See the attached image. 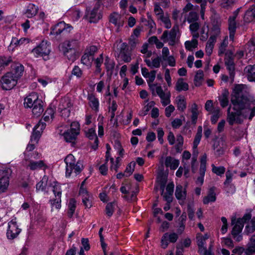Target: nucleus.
Segmentation results:
<instances>
[{
    "label": "nucleus",
    "instance_id": "1",
    "mask_svg": "<svg viewBox=\"0 0 255 255\" xmlns=\"http://www.w3.org/2000/svg\"><path fill=\"white\" fill-rule=\"evenodd\" d=\"M231 102L235 112H231V106L228 108L227 121L230 126L241 124L243 118L252 119L255 113V102L249 94L243 89L242 85H237L231 94Z\"/></svg>",
    "mask_w": 255,
    "mask_h": 255
},
{
    "label": "nucleus",
    "instance_id": "2",
    "mask_svg": "<svg viewBox=\"0 0 255 255\" xmlns=\"http://www.w3.org/2000/svg\"><path fill=\"white\" fill-rule=\"evenodd\" d=\"M48 177L44 176L42 180L36 185L37 190L47 191L46 187L47 186L52 187V191L55 195V198L50 200L52 208L55 207L56 209H60L61 207V189L60 185L56 182L53 183L48 184Z\"/></svg>",
    "mask_w": 255,
    "mask_h": 255
},
{
    "label": "nucleus",
    "instance_id": "3",
    "mask_svg": "<svg viewBox=\"0 0 255 255\" xmlns=\"http://www.w3.org/2000/svg\"><path fill=\"white\" fill-rule=\"evenodd\" d=\"M251 217L252 214L247 213L244 214L242 218L237 219L236 221L235 218L232 219L231 224L234 226L231 231V235L235 241L240 242L243 240L242 232L244 224L250 221Z\"/></svg>",
    "mask_w": 255,
    "mask_h": 255
},
{
    "label": "nucleus",
    "instance_id": "4",
    "mask_svg": "<svg viewBox=\"0 0 255 255\" xmlns=\"http://www.w3.org/2000/svg\"><path fill=\"white\" fill-rule=\"evenodd\" d=\"M79 46V40L72 38L61 43L59 49L69 60L74 61L77 58Z\"/></svg>",
    "mask_w": 255,
    "mask_h": 255
},
{
    "label": "nucleus",
    "instance_id": "5",
    "mask_svg": "<svg viewBox=\"0 0 255 255\" xmlns=\"http://www.w3.org/2000/svg\"><path fill=\"white\" fill-rule=\"evenodd\" d=\"M64 162L66 164V176L69 177L72 172L76 175L79 174L83 169V166L81 161H76L75 157L69 154L65 157Z\"/></svg>",
    "mask_w": 255,
    "mask_h": 255
},
{
    "label": "nucleus",
    "instance_id": "6",
    "mask_svg": "<svg viewBox=\"0 0 255 255\" xmlns=\"http://www.w3.org/2000/svg\"><path fill=\"white\" fill-rule=\"evenodd\" d=\"M80 126L78 123L74 122L71 124L70 128L63 133V136L66 142L71 143L72 146H74L77 135L79 134Z\"/></svg>",
    "mask_w": 255,
    "mask_h": 255
},
{
    "label": "nucleus",
    "instance_id": "7",
    "mask_svg": "<svg viewBox=\"0 0 255 255\" xmlns=\"http://www.w3.org/2000/svg\"><path fill=\"white\" fill-rule=\"evenodd\" d=\"M225 64L229 72L230 83H233L235 76V64L234 54L231 51H228L225 54Z\"/></svg>",
    "mask_w": 255,
    "mask_h": 255
},
{
    "label": "nucleus",
    "instance_id": "8",
    "mask_svg": "<svg viewBox=\"0 0 255 255\" xmlns=\"http://www.w3.org/2000/svg\"><path fill=\"white\" fill-rule=\"evenodd\" d=\"M31 52L36 57L47 56L50 52V44L47 41L43 40Z\"/></svg>",
    "mask_w": 255,
    "mask_h": 255
},
{
    "label": "nucleus",
    "instance_id": "9",
    "mask_svg": "<svg viewBox=\"0 0 255 255\" xmlns=\"http://www.w3.org/2000/svg\"><path fill=\"white\" fill-rule=\"evenodd\" d=\"M119 52L118 57L126 63L129 62L131 60V51L129 50L128 46L125 42L122 43L120 40L119 47L117 48Z\"/></svg>",
    "mask_w": 255,
    "mask_h": 255
},
{
    "label": "nucleus",
    "instance_id": "10",
    "mask_svg": "<svg viewBox=\"0 0 255 255\" xmlns=\"http://www.w3.org/2000/svg\"><path fill=\"white\" fill-rule=\"evenodd\" d=\"M17 81L12 72H8L1 78L2 88L6 90H10L16 85Z\"/></svg>",
    "mask_w": 255,
    "mask_h": 255
},
{
    "label": "nucleus",
    "instance_id": "11",
    "mask_svg": "<svg viewBox=\"0 0 255 255\" xmlns=\"http://www.w3.org/2000/svg\"><path fill=\"white\" fill-rule=\"evenodd\" d=\"M20 232L21 229L18 228L15 219H13L8 223L6 232V236L8 239L13 240L16 238Z\"/></svg>",
    "mask_w": 255,
    "mask_h": 255
},
{
    "label": "nucleus",
    "instance_id": "12",
    "mask_svg": "<svg viewBox=\"0 0 255 255\" xmlns=\"http://www.w3.org/2000/svg\"><path fill=\"white\" fill-rule=\"evenodd\" d=\"M24 165L27 169L31 170L45 169L47 166L43 160H34L33 159H25Z\"/></svg>",
    "mask_w": 255,
    "mask_h": 255
},
{
    "label": "nucleus",
    "instance_id": "13",
    "mask_svg": "<svg viewBox=\"0 0 255 255\" xmlns=\"http://www.w3.org/2000/svg\"><path fill=\"white\" fill-rule=\"evenodd\" d=\"M100 6V2L99 1H97L94 8L87 12L86 16L91 23H96L101 18L102 15L99 12Z\"/></svg>",
    "mask_w": 255,
    "mask_h": 255
},
{
    "label": "nucleus",
    "instance_id": "14",
    "mask_svg": "<svg viewBox=\"0 0 255 255\" xmlns=\"http://www.w3.org/2000/svg\"><path fill=\"white\" fill-rule=\"evenodd\" d=\"M46 124L42 120L34 127L33 132L31 136V142L34 143H37L40 138L43 130L45 128Z\"/></svg>",
    "mask_w": 255,
    "mask_h": 255
},
{
    "label": "nucleus",
    "instance_id": "15",
    "mask_svg": "<svg viewBox=\"0 0 255 255\" xmlns=\"http://www.w3.org/2000/svg\"><path fill=\"white\" fill-rule=\"evenodd\" d=\"M71 29L72 26L67 25L64 21H60L51 27L50 34L57 36L65 31L69 32Z\"/></svg>",
    "mask_w": 255,
    "mask_h": 255
},
{
    "label": "nucleus",
    "instance_id": "16",
    "mask_svg": "<svg viewBox=\"0 0 255 255\" xmlns=\"http://www.w3.org/2000/svg\"><path fill=\"white\" fill-rule=\"evenodd\" d=\"M176 37V32L173 27L169 32L167 30L164 31L161 36V39L164 42H166L169 39V44L173 45L175 43Z\"/></svg>",
    "mask_w": 255,
    "mask_h": 255
},
{
    "label": "nucleus",
    "instance_id": "17",
    "mask_svg": "<svg viewBox=\"0 0 255 255\" xmlns=\"http://www.w3.org/2000/svg\"><path fill=\"white\" fill-rule=\"evenodd\" d=\"M156 92L161 100V103L163 106H166L170 103V93H165L159 86L156 88Z\"/></svg>",
    "mask_w": 255,
    "mask_h": 255
},
{
    "label": "nucleus",
    "instance_id": "18",
    "mask_svg": "<svg viewBox=\"0 0 255 255\" xmlns=\"http://www.w3.org/2000/svg\"><path fill=\"white\" fill-rule=\"evenodd\" d=\"M38 100H40L38 99V95L35 93H32L24 99V106L25 108H31Z\"/></svg>",
    "mask_w": 255,
    "mask_h": 255
},
{
    "label": "nucleus",
    "instance_id": "19",
    "mask_svg": "<svg viewBox=\"0 0 255 255\" xmlns=\"http://www.w3.org/2000/svg\"><path fill=\"white\" fill-rule=\"evenodd\" d=\"M72 106L70 100L68 98L62 99L60 103V109L61 110L62 115L64 114V116H69L70 114V110L69 109Z\"/></svg>",
    "mask_w": 255,
    "mask_h": 255
},
{
    "label": "nucleus",
    "instance_id": "20",
    "mask_svg": "<svg viewBox=\"0 0 255 255\" xmlns=\"http://www.w3.org/2000/svg\"><path fill=\"white\" fill-rule=\"evenodd\" d=\"M125 18L118 13H113V24L117 27L116 31L118 32L120 31V28L124 25Z\"/></svg>",
    "mask_w": 255,
    "mask_h": 255
},
{
    "label": "nucleus",
    "instance_id": "21",
    "mask_svg": "<svg viewBox=\"0 0 255 255\" xmlns=\"http://www.w3.org/2000/svg\"><path fill=\"white\" fill-rule=\"evenodd\" d=\"M86 136L90 140H94V143L92 145V148L96 150L98 148V138L95 133V129L91 128L88 129L87 131H85Z\"/></svg>",
    "mask_w": 255,
    "mask_h": 255
},
{
    "label": "nucleus",
    "instance_id": "22",
    "mask_svg": "<svg viewBox=\"0 0 255 255\" xmlns=\"http://www.w3.org/2000/svg\"><path fill=\"white\" fill-rule=\"evenodd\" d=\"M228 29L229 30L230 39L233 41L237 29V23L234 17H229Z\"/></svg>",
    "mask_w": 255,
    "mask_h": 255
},
{
    "label": "nucleus",
    "instance_id": "23",
    "mask_svg": "<svg viewBox=\"0 0 255 255\" xmlns=\"http://www.w3.org/2000/svg\"><path fill=\"white\" fill-rule=\"evenodd\" d=\"M216 200V194L215 192V187H213L209 189L207 195L203 198V203L204 204L207 205L210 202H214Z\"/></svg>",
    "mask_w": 255,
    "mask_h": 255
},
{
    "label": "nucleus",
    "instance_id": "24",
    "mask_svg": "<svg viewBox=\"0 0 255 255\" xmlns=\"http://www.w3.org/2000/svg\"><path fill=\"white\" fill-rule=\"evenodd\" d=\"M244 71L247 73L248 80L250 82H255V64L247 66Z\"/></svg>",
    "mask_w": 255,
    "mask_h": 255
},
{
    "label": "nucleus",
    "instance_id": "25",
    "mask_svg": "<svg viewBox=\"0 0 255 255\" xmlns=\"http://www.w3.org/2000/svg\"><path fill=\"white\" fill-rule=\"evenodd\" d=\"M244 20L246 22L255 21V7L251 6L245 12Z\"/></svg>",
    "mask_w": 255,
    "mask_h": 255
},
{
    "label": "nucleus",
    "instance_id": "26",
    "mask_svg": "<svg viewBox=\"0 0 255 255\" xmlns=\"http://www.w3.org/2000/svg\"><path fill=\"white\" fill-rule=\"evenodd\" d=\"M229 92L228 90L225 89L223 90L221 95L218 97L220 105L223 108L227 107L229 104Z\"/></svg>",
    "mask_w": 255,
    "mask_h": 255
},
{
    "label": "nucleus",
    "instance_id": "27",
    "mask_svg": "<svg viewBox=\"0 0 255 255\" xmlns=\"http://www.w3.org/2000/svg\"><path fill=\"white\" fill-rule=\"evenodd\" d=\"M175 195L178 200L184 201L186 198V191L182 185H177L176 187Z\"/></svg>",
    "mask_w": 255,
    "mask_h": 255
},
{
    "label": "nucleus",
    "instance_id": "28",
    "mask_svg": "<svg viewBox=\"0 0 255 255\" xmlns=\"http://www.w3.org/2000/svg\"><path fill=\"white\" fill-rule=\"evenodd\" d=\"M211 12H212L211 18L214 26L219 27L222 23L220 14L217 12L214 8H211Z\"/></svg>",
    "mask_w": 255,
    "mask_h": 255
},
{
    "label": "nucleus",
    "instance_id": "29",
    "mask_svg": "<svg viewBox=\"0 0 255 255\" xmlns=\"http://www.w3.org/2000/svg\"><path fill=\"white\" fill-rule=\"evenodd\" d=\"M179 161L178 160L174 159L171 156H167L165 161V165L167 167H170L171 170L176 169L179 166Z\"/></svg>",
    "mask_w": 255,
    "mask_h": 255
},
{
    "label": "nucleus",
    "instance_id": "30",
    "mask_svg": "<svg viewBox=\"0 0 255 255\" xmlns=\"http://www.w3.org/2000/svg\"><path fill=\"white\" fill-rule=\"evenodd\" d=\"M245 253L247 255L255 254V235H253L250 238V241L245 250Z\"/></svg>",
    "mask_w": 255,
    "mask_h": 255
},
{
    "label": "nucleus",
    "instance_id": "31",
    "mask_svg": "<svg viewBox=\"0 0 255 255\" xmlns=\"http://www.w3.org/2000/svg\"><path fill=\"white\" fill-rule=\"evenodd\" d=\"M42 103V101L41 100H38L36 102L34 106L31 108H32V113L35 116H39L43 112Z\"/></svg>",
    "mask_w": 255,
    "mask_h": 255
},
{
    "label": "nucleus",
    "instance_id": "32",
    "mask_svg": "<svg viewBox=\"0 0 255 255\" xmlns=\"http://www.w3.org/2000/svg\"><path fill=\"white\" fill-rule=\"evenodd\" d=\"M38 7L33 4L29 3L26 9L25 14L27 17L31 18L35 16L38 12Z\"/></svg>",
    "mask_w": 255,
    "mask_h": 255
},
{
    "label": "nucleus",
    "instance_id": "33",
    "mask_svg": "<svg viewBox=\"0 0 255 255\" xmlns=\"http://www.w3.org/2000/svg\"><path fill=\"white\" fill-rule=\"evenodd\" d=\"M25 40L26 39L25 38H20L18 39L16 37H12L11 42L8 47V50L12 51L15 47L23 44Z\"/></svg>",
    "mask_w": 255,
    "mask_h": 255
},
{
    "label": "nucleus",
    "instance_id": "34",
    "mask_svg": "<svg viewBox=\"0 0 255 255\" xmlns=\"http://www.w3.org/2000/svg\"><path fill=\"white\" fill-rule=\"evenodd\" d=\"M176 103L177 104V109L183 112L186 108V102L185 98L179 95L176 97Z\"/></svg>",
    "mask_w": 255,
    "mask_h": 255
},
{
    "label": "nucleus",
    "instance_id": "35",
    "mask_svg": "<svg viewBox=\"0 0 255 255\" xmlns=\"http://www.w3.org/2000/svg\"><path fill=\"white\" fill-rule=\"evenodd\" d=\"M112 186L107 185L104 189L102 193L100 194V198L101 201L107 202L110 200V196L108 194L110 193Z\"/></svg>",
    "mask_w": 255,
    "mask_h": 255
},
{
    "label": "nucleus",
    "instance_id": "36",
    "mask_svg": "<svg viewBox=\"0 0 255 255\" xmlns=\"http://www.w3.org/2000/svg\"><path fill=\"white\" fill-rule=\"evenodd\" d=\"M189 89L188 84L184 82L183 81V79L182 78H179L175 85V89L176 91L178 92H181V91H187Z\"/></svg>",
    "mask_w": 255,
    "mask_h": 255
},
{
    "label": "nucleus",
    "instance_id": "37",
    "mask_svg": "<svg viewBox=\"0 0 255 255\" xmlns=\"http://www.w3.org/2000/svg\"><path fill=\"white\" fill-rule=\"evenodd\" d=\"M248 224L245 227V231L247 234L255 232V217L251 219L247 222Z\"/></svg>",
    "mask_w": 255,
    "mask_h": 255
},
{
    "label": "nucleus",
    "instance_id": "38",
    "mask_svg": "<svg viewBox=\"0 0 255 255\" xmlns=\"http://www.w3.org/2000/svg\"><path fill=\"white\" fill-rule=\"evenodd\" d=\"M202 136V128L201 126H199L198 127L197 131L195 135L193 144V148L195 149L197 148L198 144H199L201 137Z\"/></svg>",
    "mask_w": 255,
    "mask_h": 255
},
{
    "label": "nucleus",
    "instance_id": "39",
    "mask_svg": "<svg viewBox=\"0 0 255 255\" xmlns=\"http://www.w3.org/2000/svg\"><path fill=\"white\" fill-rule=\"evenodd\" d=\"M23 71V66L20 64H18L15 65L14 67L13 71L11 72L13 74L14 77L18 80V79L21 77V76L22 75Z\"/></svg>",
    "mask_w": 255,
    "mask_h": 255
},
{
    "label": "nucleus",
    "instance_id": "40",
    "mask_svg": "<svg viewBox=\"0 0 255 255\" xmlns=\"http://www.w3.org/2000/svg\"><path fill=\"white\" fill-rule=\"evenodd\" d=\"M88 99L89 101L90 107L94 110H97L99 107V101L98 99L92 94H89L88 96Z\"/></svg>",
    "mask_w": 255,
    "mask_h": 255
},
{
    "label": "nucleus",
    "instance_id": "41",
    "mask_svg": "<svg viewBox=\"0 0 255 255\" xmlns=\"http://www.w3.org/2000/svg\"><path fill=\"white\" fill-rule=\"evenodd\" d=\"M76 207V202L74 199H70L68 204V216L71 218L74 212Z\"/></svg>",
    "mask_w": 255,
    "mask_h": 255
},
{
    "label": "nucleus",
    "instance_id": "42",
    "mask_svg": "<svg viewBox=\"0 0 255 255\" xmlns=\"http://www.w3.org/2000/svg\"><path fill=\"white\" fill-rule=\"evenodd\" d=\"M54 115V109L51 108H48L43 115V121L44 122H49L53 119Z\"/></svg>",
    "mask_w": 255,
    "mask_h": 255
},
{
    "label": "nucleus",
    "instance_id": "43",
    "mask_svg": "<svg viewBox=\"0 0 255 255\" xmlns=\"http://www.w3.org/2000/svg\"><path fill=\"white\" fill-rule=\"evenodd\" d=\"M204 74L203 71L198 70L194 78V84L197 87H199L202 84V81L203 79Z\"/></svg>",
    "mask_w": 255,
    "mask_h": 255
},
{
    "label": "nucleus",
    "instance_id": "44",
    "mask_svg": "<svg viewBox=\"0 0 255 255\" xmlns=\"http://www.w3.org/2000/svg\"><path fill=\"white\" fill-rule=\"evenodd\" d=\"M12 59L11 57L2 56L0 57V71H2L3 68L7 66L11 62Z\"/></svg>",
    "mask_w": 255,
    "mask_h": 255
},
{
    "label": "nucleus",
    "instance_id": "45",
    "mask_svg": "<svg viewBox=\"0 0 255 255\" xmlns=\"http://www.w3.org/2000/svg\"><path fill=\"white\" fill-rule=\"evenodd\" d=\"M93 60V58L92 56H90L85 52L81 58V61L83 64L89 66L91 65Z\"/></svg>",
    "mask_w": 255,
    "mask_h": 255
},
{
    "label": "nucleus",
    "instance_id": "46",
    "mask_svg": "<svg viewBox=\"0 0 255 255\" xmlns=\"http://www.w3.org/2000/svg\"><path fill=\"white\" fill-rule=\"evenodd\" d=\"M197 45L198 41L195 39H193L191 41H186L185 42V48L189 51H191L192 48L197 47Z\"/></svg>",
    "mask_w": 255,
    "mask_h": 255
},
{
    "label": "nucleus",
    "instance_id": "47",
    "mask_svg": "<svg viewBox=\"0 0 255 255\" xmlns=\"http://www.w3.org/2000/svg\"><path fill=\"white\" fill-rule=\"evenodd\" d=\"M11 170L9 168H4L0 170V177L6 178L9 180V177L11 174Z\"/></svg>",
    "mask_w": 255,
    "mask_h": 255
},
{
    "label": "nucleus",
    "instance_id": "48",
    "mask_svg": "<svg viewBox=\"0 0 255 255\" xmlns=\"http://www.w3.org/2000/svg\"><path fill=\"white\" fill-rule=\"evenodd\" d=\"M213 148L215 150L214 154L217 158L222 156L225 153V149L223 147L219 146L218 147V146H216L215 144H214Z\"/></svg>",
    "mask_w": 255,
    "mask_h": 255
},
{
    "label": "nucleus",
    "instance_id": "49",
    "mask_svg": "<svg viewBox=\"0 0 255 255\" xmlns=\"http://www.w3.org/2000/svg\"><path fill=\"white\" fill-rule=\"evenodd\" d=\"M197 245L199 248V252L200 254L202 253V250L204 249V248H206V247L204 246L205 244V240L206 238H204V237H197Z\"/></svg>",
    "mask_w": 255,
    "mask_h": 255
},
{
    "label": "nucleus",
    "instance_id": "50",
    "mask_svg": "<svg viewBox=\"0 0 255 255\" xmlns=\"http://www.w3.org/2000/svg\"><path fill=\"white\" fill-rule=\"evenodd\" d=\"M212 171L216 175L221 176L225 172V168L224 166L217 167L212 165Z\"/></svg>",
    "mask_w": 255,
    "mask_h": 255
},
{
    "label": "nucleus",
    "instance_id": "51",
    "mask_svg": "<svg viewBox=\"0 0 255 255\" xmlns=\"http://www.w3.org/2000/svg\"><path fill=\"white\" fill-rule=\"evenodd\" d=\"M247 48V54H250L249 56H252L253 55H255V44L252 42L251 43H249L246 45Z\"/></svg>",
    "mask_w": 255,
    "mask_h": 255
},
{
    "label": "nucleus",
    "instance_id": "52",
    "mask_svg": "<svg viewBox=\"0 0 255 255\" xmlns=\"http://www.w3.org/2000/svg\"><path fill=\"white\" fill-rule=\"evenodd\" d=\"M198 19L197 14L195 12L191 11L187 17V21L189 23L196 22Z\"/></svg>",
    "mask_w": 255,
    "mask_h": 255
},
{
    "label": "nucleus",
    "instance_id": "53",
    "mask_svg": "<svg viewBox=\"0 0 255 255\" xmlns=\"http://www.w3.org/2000/svg\"><path fill=\"white\" fill-rule=\"evenodd\" d=\"M103 62V55L101 54L99 57H98L95 61L96 67V71L98 72H101V66Z\"/></svg>",
    "mask_w": 255,
    "mask_h": 255
},
{
    "label": "nucleus",
    "instance_id": "54",
    "mask_svg": "<svg viewBox=\"0 0 255 255\" xmlns=\"http://www.w3.org/2000/svg\"><path fill=\"white\" fill-rule=\"evenodd\" d=\"M97 47L96 46L92 45L87 47L85 50V52L93 57L95 53L97 51Z\"/></svg>",
    "mask_w": 255,
    "mask_h": 255
},
{
    "label": "nucleus",
    "instance_id": "55",
    "mask_svg": "<svg viewBox=\"0 0 255 255\" xmlns=\"http://www.w3.org/2000/svg\"><path fill=\"white\" fill-rule=\"evenodd\" d=\"M233 3V0H222L220 5L222 7L228 9L230 7Z\"/></svg>",
    "mask_w": 255,
    "mask_h": 255
},
{
    "label": "nucleus",
    "instance_id": "56",
    "mask_svg": "<svg viewBox=\"0 0 255 255\" xmlns=\"http://www.w3.org/2000/svg\"><path fill=\"white\" fill-rule=\"evenodd\" d=\"M9 185V180L0 177V188L5 190Z\"/></svg>",
    "mask_w": 255,
    "mask_h": 255
},
{
    "label": "nucleus",
    "instance_id": "57",
    "mask_svg": "<svg viewBox=\"0 0 255 255\" xmlns=\"http://www.w3.org/2000/svg\"><path fill=\"white\" fill-rule=\"evenodd\" d=\"M72 74L77 78H80L82 75V71L78 66H75L72 71Z\"/></svg>",
    "mask_w": 255,
    "mask_h": 255
},
{
    "label": "nucleus",
    "instance_id": "58",
    "mask_svg": "<svg viewBox=\"0 0 255 255\" xmlns=\"http://www.w3.org/2000/svg\"><path fill=\"white\" fill-rule=\"evenodd\" d=\"M168 245V233H165L161 239V246L163 249H166Z\"/></svg>",
    "mask_w": 255,
    "mask_h": 255
},
{
    "label": "nucleus",
    "instance_id": "59",
    "mask_svg": "<svg viewBox=\"0 0 255 255\" xmlns=\"http://www.w3.org/2000/svg\"><path fill=\"white\" fill-rule=\"evenodd\" d=\"M160 19L165 24V27L166 28H169L171 26V23L170 20L168 17L164 16L163 15H160Z\"/></svg>",
    "mask_w": 255,
    "mask_h": 255
},
{
    "label": "nucleus",
    "instance_id": "60",
    "mask_svg": "<svg viewBox=\"0 0 255 255\" xmlns=\"http://www.w3.org/2000/svg\"><path fill=\"white\" fill-rule=\"evenodd\" d=\"M199 23L197 22H192L189 26V28L192 33L196 32L199 29Z\"/></svg>",
    "mask_w": 255,
    "mask_h": 255
},
{
    "label": "nucleus",
    "instance_id": "61",
    "mask_svg": "<svg viewBox=\"0 0 255 255\" xmlns=\"http://www.w3.org/2000/svg\"><path fill=\"white\" fill-rule=\"evenodd\" d=\"M106 147H107V151L106 153V162H108V161H110L111 163H112V157L111 156L110 151H111V146L109 144H106Z\"/></svg>",
    "mask_w": 255,
    "mask_h": 255
},
{
    "label": "nucleus",
    "instance_id": "62",
    "mask_svg": "<svg viewBox=\"0 0 255 255\" xmlns=\"http://www.w3.org/2000/svg\"><path fill=\"white\" fill-rule=\"evenodd\" d=\"M182 125V120L177 118L174 119L171 123V125L173 128H178Z\"/></svg>",
    "mask_w": 255,
    "mask_h": 255
},
{
    "label": "nucleus",
    "instance_id": "63",
    "mask_svg": "<svg viewBox=\"0 0 255 255\" xmlns=\"http://www.w3.org/2000/svg\"><path fill=\"white\" fill-rule=\"evenodd\" d=\"M174 110V107L171 105L166 107L165 110V114L166 117L167 118H169L171 116V113L173 112Z\"/></svg>",
    "mask_w": 255,
    "mask_h": 255
},
{
    "label": "nucleus",
    "instance_id": "64",
    "mask_svg": "<svg viewBox=\"0 0 255 255\" xmlns=\"http://www.w3.org/2000/svg\"><path fill=\"white\" fill-rule=\"evenodd\" d=\"M83 248L86 251H89L90 249V246L89 244V240L87 238H82L81 240Z\"/></svg>",
    "mask_w": 255,
    "mask_h": 255
}]
</instances>
